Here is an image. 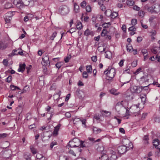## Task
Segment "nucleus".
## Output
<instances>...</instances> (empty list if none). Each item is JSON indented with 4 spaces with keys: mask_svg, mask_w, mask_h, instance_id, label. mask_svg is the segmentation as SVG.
Returning <instances> with one entry per match:
<instances>
[{
    "mask_svg": "<svg viewBox=\"0 0 160 160\" xmlns=\"http://www.w3.org/2000/svg\"><path fill=\"white\" fill-rule=\"evenodd\" d=\"M124 60H122L120 61L119 62V65L120 67H122L123 65V62L124 61Z\"/></svg>",
    "mask_w": 160,
    "mask_h": 160,
    "instance_id": "nucleus-64",
    "label": "nucleus"
},
{
    "mask_svg": "<svg viewBox=\"0 0 160 160\" xmlns=\"http://www.w3.org/2000/svg\"><path fill=\"white\" fill-rule=\"evenodd\" d=\"M86 11L88 12H90L91 11V8L90 6H87L86 8Z\"/></svg>",
    "mask_w": 160,
    "mask_h": 160,
    "instance_id": "nucleus-52",
    "label": "nucleus"
},
{
    "mask_svg": "<svg viewBox=\"0 0 160 160\" xmlns=\"http://www.w3.org/2000/svg\"><path fill=\"white\" fill-rule=\"evenodd\" d=\"M91 34V32L89 29H87L84 32V34L86 36H88Z\"/></svg>",
    "mask_w": 160,
    "mask_h": 160,
    "instance_id": "nucleus-45",
    "label": "nucleus"
},
{
    "mask_svg": "<svg viewBox=\"0 0 160 160\" xmlns=\"http://www.w3.org/2000/svg\"><path fill=\"white\" fill-rule=\"evenodd\" d=\"M74 11L76 13H78L79 12V7L77 3H75L74 4Z\"/></svg>",
    "mask_w": 160,
    "mask_h": 160,
    "instance_id": "nucleus-24",
    "label": "nucleus"
},
{
    "mask_svg": "<svg viewBox=\"0 0 160 160\" xmlns=\"http://www.w3.org/2000/svg\"><path fill=\"white\" fill-rule=\"evenodd\" d=\"M130 67L128 66L126 68V69L124 70V73H129Z\"/></svg>",
    "mask_w": 160,
    "mask_h": 160,
    "instance_id": "nucleus-39",
    "label": "nucleus"
},
{
    "mask_svg": "<svg viewBox=\"0 0 160 160\" xmlns=\"http://www.w3.org/2000/svg\"><path fill=\"white\" fill-rule=\"evenodd\" d=\"M150 33L151 36H154L156 34L157 32L155 30H153L151 31Z\"/></svg>",
    "mask_w": 160,
    "mask_h": 160,
    "instance_id": "nucleus-50",
    "label": "nucleus"
},
{
    "mask_svg": "<svg viewBox=\"0 0 160 160\" xmlns=\"http://www.w3.org/2000/svg\"><path fill=\"white\" fill-rule=\"evenodd\" d=\"M127 50L129 52H130L131 50L132 49V47L131 45L130 44H128L126 46Z\"/></svg>",
    "mask_w": 160,
    "mask_h": 160,
    "instance_id": "nucleus-36",
    "label": "nucleus"
},
{
    "mask_svg": "<svg viewBox=\"0 0 160 160\" xmlns=\"http://www.w3.org/2000/svg\"><path fill=\"white\" fill-rule=\"evenodd\" d=\"M104 73L108 77V79L111 80L115 76L116 70L114 68L109 67L107 70L104 71Z\"/></svg>",
    "mask_w": 160,
    "mask_h": 160,
    "instance_id": "nucleus-3",
    "label": "nucleus"
},
{
    "mask_svg": "<svg viewBox=\"0 0 160 160\" xmlns=\"http://www.w3.org/2000/svg\"><path fill=\"white\" fill-rule=\"evenodd\" d=\"M137 21L136 19H133L131 20V23L132 25L134 26L137 23Z\"/></svg>",
    "mask_w": 160,
    "mask_h": 160,
    "instance_id": "nucleus-42",
    "label": "nucleus"
},
{
    "mask_svg": "<svg viewBox=\"0 0 160 160\" xmlns=\"http://www.w3.org/2000/svg\"><path fill=\"white\" fill-rule=\"evenodd\" d=\"M14 12H9L5 14L4 18L7 23L10 22V21L12 19V17L13 15V13Z\"/></svg>",
    "mask_w": 160,
    "mask_h": 160,
    "instance_id": "nucleus-5",
    "label": "nucleus"
},
{
    "mask_svg": "<svg viewBox=\"0 0 160 160\" xmlns=\"http://www.w3.org/2000/svg\"><path fill=\"white\" fill-rule=\"evenodd\" d=\"M57 32H54L52 33V35L50 37V39L52 40H54V38L56 37L57 35Z\"/></svg>",
    "mask_w": 160,
    "mask_h": 160,
    "instance_id": "nucleus-41",
    "label": "nucleus"
},
{
    "mask_svg": "<svg viewBox=\"0 0 160 160\" xmlns=\"http://www.w3.org/2000/svg\"><path fill=\"white\" fill-rule=\"evenodd\" d=\"M152 143L153 144V145L157 149V147H159V146H160L159 140L158 139H154Z\"/></svg>",
    "mask_w": 160,
    "mask_h": 160,
    "instance_id": "nucleus-14",
    "label": "nucleus"
},
{
    "mask_svg": "<svg viewBox=\"0 0 160 160\" xmlns=\"http://www.w3.org/2000/svg\"><path fill=\"white\" fill-rule=\"evenodd\" d=\"M139 104L137 105H134L130 107V112L131 113H135L136 112L139 110Z\"/></svg>",
    "mask_w": 160,
    "mask_h": 160,
    "instance_id": "nucleus-7",
    "label": "nucleus"
},
{
    "mask_svg": "<svg viewBox=\"0 0 160 160\" xmlns=\"http://www.w3.org/2000/svg\"><path fill=\"white\" fill-rule=\"evenodd\" d=\"M69 145L71 148L76 147L79 146L78 144H77L71 141H69Z\"/></svg>",
    "mask_w": 160,
    "mask_h": 160,
    "instance_id": "nucleus-22",
    "label": "nucleus"
},
{
    "mask_svg": "<svg viewBox=\"0 0 160 160\" xmlns=\"http://www.w3.org/2000/svg\"><path fill=\"white\" fill-rule=\"evenodd\" d=\"M92 130L93 132L96 134H98L101 131V130L100 128L95 127H93Z\"/></svg>",
    "mask_w": 160,
    "mask_h": 160,
    "instance_id": "nucleus-16",
    "label": "nucleus"
},
{
    "mask_svg": "<svg viewBox=\"0 0 160 160\" xmlns=\"http://www.w3.org/2000/svg\"><path fill=\"white\" fill-rule=\"evenodd\" d=\"M98 4L100 6H102L103 5V2L102 0H98Z\"/></svg>",
    "mask_w": 160,
    "mask_h": 160,
    "instance_id": "nucleus-60",
    "label": "nucleus"
},
{
    "mask_svg": "<svg viewBox=\"0 0 160 160\" xmlns=\"http://www.w3.org/2000/svg\"><path fill=\"white\" fill-rule=\"evenodd\" d=\"M122 30L125 32L126 31V26L125 25H122Z\"/></svg>",
    "mask_w": 160,
    "mask_h": 160,
    "instance_id": "nucleus-58",
    "label": "nucleus"
},
{
    "mask_svg": "<svg viewBox=\"0 0 160 160\" xmlns=\"http://www.w3.org/2000/svg\"><path fill=\"white\" fill-rule=\"evenodd\" d=\"M72 142H74V143H79L81 141L79 139L77 138H74L72 140Z\"/></svg>",
    "mask_w": 160,
    "mask_h": 160,
    "instance_id": "nucleus-43",
    "label": "nucleus"
},
{
    "mask_svg": "<svg viewBox=\"0 0 160 160\" xmlns=\"http://www.w3.org/2000/svg\"><path fill=\"white\" fill-rule=\"evenodd\" d=\"M59 160H68L67 156L61 157L60 158Z\"/></svg>",
    "mask_w": 160,
    "mask_h": 160,
    "instance_id": "nucleus-59",
    "label": "nucleus"
},
{
    "mask_svg": "<svg viewBox=\"0 0 160 160\" xmlns=\"http://www.w3.org/2000/svg\"><path fill=\"white\" fill-rule=\"evenodd\" d=\"M107 31L106 29H103L101 33V36L102 37H105L107 34Z\"/></svg>",
    "mask_w": 160,
    "mask_h": 160,
    "instance_id": "nucleus-34",
    "label": "nucleus"
},
{
    "mask_svg": "<svg viewBox=\"0 0 160 160\" xmlns=\"http://www.w3.org/2000/svg\"><path fill=\"white\" fill-rule=\"evenodd\" d=\"M49 57L48 56L46 55L42 58V63L43 66H47L48 64H49Z\"/></svg>",
    "mask_w": 160,
    "mask_h": 160,
    "instance_id": "nucleus-9",
    "label": "nucleus"
},
{
    "mask_svg": "<svg viewBox=\"0 0 160 160\" xmlns=\"http://www.w3.org/2000/svg\"><path fill=\"white\" fill-rule=\"evenodd\" d=\"M148 137L147 135H145L143 138L142 142L145 145H147L148 144Z\"/></svg>",
    "mask_w": 160,
    "mask_h": 160,
    "instance_id": "nucleus-17",
    "label": "nucleus"
},
{
    "mask_svg": "<svg viewBox=\"0 0 160 160\" xmlns=\"http://www.w3.org/2000/svg\"><path fill=\"white\" fill-rule=\"evenodd\" d=\"M57 144V142L55 141H52L50 144V148L51 149H52L53 146L56 145Z\"/></svg>",
    "mask_w": 160,
    "mask_h": 160,
    "instance_id": "nucleus-49",
    "label": "nucleus"
},
{
    "mask_svg": "<svg viewBox=\"0 0 160 160\" xmlns=\"http://www.w3.org/2000/svg\"><path fill=\"white\" fill-rule=\"evenodd\" d=\"M81 121L82 122V124L83 127H86V119H81L79 118H75L73 119V122L74 124H76L77 121Z\"/></svg>",
    "mask_w": 160,
    "mask_h": 160,
    "instance_id": "nucleus-10",
    "label": "nucleus"
},
{
    "mask_svg": "<svg viewBox=\"0 0 160 160\" xmlns=\"http://www.w3.org/2000/svg\"><path fill=\"white\" fill-rule=\"evenodd\" d=\"M36 157L37 159H42L44 158L42 154L39 153L37 154Z\"/></svg>",
    "mask_w": 160,
    "mask_h": 160,
    "instance_id": "nucleus-47",
    "label": "nucleus"
},
{
    "mask_svg": "<svg viewBox=\"0 0 160 160\" xmlns=\"http://www.w3.org/2000/svg\"><path fill=\"white\" fill-rule=\"evenodd\" d=\"M91 59L94 62H96L97 61V58L96 56H92L91 58Z\"/></svg>",
    "mask_w": 160,
    "mask_h": 160,
    "instance_id": "nucleus-62",
    "label": "nucleus"
},
{
    "mask_svg": "<svg viewBox=\"0 0 160 160\" xmlns=\"http://www.w3.org/2000/svg\"><path fill=\"white\" fill-rule=\"evenodd\" d=\"M110 92L111 94L115 95H118L119 94V92H118L117 90L115 89H111L110 90Z\"/></svg>",
    "mask_w": 160,
    "mask_h": 160,
    "instance_id": "nucleus-27",
    "label": "nucleus"
},
{
    "mask_svg": "<svg viewBox=\"0 0 160 160\" xmlns=\"http://www.w3.org/2000/svg\"><path fill=\"white\" fill-rule=\"evenodd\" d=\"M127 4L129 6H131L134 5V2L133 0H128L127 1Z\"/></svg>",
    "mask_w": 160,
    "mask_h": 160,
    "instance_id": "nucleus-28",
    "label": "nucleus"
},
{
    "mask_svg": "<svg viewBox=\"0 0 160 160\" xmlns=\"http://www.w3.org/2000/svg\"><path fill=\"white\" fill-rule=\"evenodd\" d=\"M69 11V9L66 6H61L59 8V12L61 14L65 15L68 13Z\"/></svg>",
    "mask_w": 160,
    "mask_h": 160,
    "instance_id": "nucleus-4",
    "label": "nucleus"
},
{
    "mask_svg": "<svg viewBox=\"0 0 160 160\" xmlns=\"http://www.w3.org/2000/svg\"><path fill=\"white\" fill-rule=\"evenodd\" d=\"M102 26L104 28H109V26L107 25V24L105 22L102 24Z\"/></svg>",
    "mask_w": 160,
    "mask_h": 160,
    "instance_id": "nucleus-57",
    "label": "nucleus"
},
{
    "mask_svg": "<svg viewBox=\"0 0 160 160\" xmlns=\"http://www.w3.org/2000/svg\"><path fill=\"white\" fill-rule=\"evenodd\" d=\"M2 63L4 65L7 66L8 65V62L7 59H4L2 61Z\"/></svg>",
    "mask_w": 160,
    "mask_h": 160,
    "instance_id": "nucleus-55",
    "label": "nucleus"
},
{
    "mask_svg": "<svg viewBox=\"0 0 160 160\" xmlns=\"http://www.w3.org/2000/svg\"><path fill=\"white\" fill-rule=\"evenodd\" d=\"M24 157L27 160H31V155L27 153L25 154Z\"/></svg>",
    "mask_w": 160,
    "mask_h": 160,
    "instance_id": "nucleus-33",
    "label": "nucleus"
},
{
    "mask_svg": "<svg viewBox=\"0 0 160 160\" xmlns=\"http://www.w3.org/2000/svg\"><path fill=\"white\" fill-rule=\"evenodd\" d=\"M153 10L154 13H157L160 11V6L157 3L152 5Z\"/></svg>",
    "mask_w": 160,
    "mask_h": 160,
    "instance_id": "nucleus-11",
    "label": "nucleus"
},
{
    "mask_svg": "<svg viewBox=\"0 0 160 160\" xmlns=\"http://www.w3.org/2000/svg\"><path fill=\"white\" fill-rule=\"evenodd\" d=\"M80 6L82 8L86 6V3L85 1H83L80 3Z\"/></svg>",
    "mask_w": 160,
    "mask_h": 160,
    "instance_id": "nucleus-61",
    "label": "nucleus"
},
{
    "mask_svg": "<svg viewBox=\"0 0 160 160\" xmlns=\"http://www.w3.org/2000/svg\"><path fill=\"white\" fill-rule=\"evenodd\" d=\"M105 15L108 17L111 16L112 18H115L118 16V13L117 12H112V11L110 10H107L105 12Z\"/></svg>",
    "mask_w": 160,
    "mask_h": 160,
    "instance_id": "nucleus-6",
    "label": "nucleus"
},
{
    "mask_svg": "<svg viewBox=\"0 0 160 160\" xmlns=\"http://www.w3.org/2000/svg\"><path fill=\"white\" fill-rule=\"evenodd\" d=\"M123 143L124 145L119 146L117 148V151L119 154H123L133 148L132 143L128 139H125L123 141Z\"/></svg>",
    "mask_w": 160,
    "mask_h": 160,
    "instance_id": "nucleus-1",
    "label": "nucleus"
},
{
    "mask_svg": "<svg viewBox=\"0 0 160 160\" xmlns=\"http://www.w3.org/2000/svg\"><path fill=\"white\" fill-rule=\"evenodd\" d=\"M133 8L134 10L138 11L140 9V8L136 5H134L133 7Z\"/></svg>",
    "mask_w": 160,
    "mask_h": 160,
    "instance_id": "nucleus-56",
    "label": "nucleus"
},
{
    "mask_svg": "<svg viewBox=\"0 0 160 160\" xmlns=\"http://www.w3.org/2000/svg\"><path fill=\"white\" fill-rule=\"evenodd\" d=\"M86 69L88 72H92V66L91 65L87 66Z\"/></svg>",
    "mask_w": 160,
    "mask_h": 160,
    "instance_id": "nucleus-40",
    "label": "nucleus"
},
{
    "mask_svg": "<svg viewBox=\"0 0 160 160\" xmlns=\"http://www.w3.org/2000/svg\"><path fill=\"white\" fill-rule=\"evenodd\" d=\"M12 4L9 2H7L5 3L4 6L5 8L8 9L9 8L12 7Z\"/></svg>",
    "mask_w": 160,
    "mask_h": 160,
    "instance_id": "nucleus-26",
    "label": "nucleus"
},
{
    "mask_svg": "<svg viewBox=\"0 0 160 160\" xmlns=\"http://www.w3.org/2000/svg\"><path fill=\"white\" fill-rule=\"evenodd\" d=\"M141 52L143 54V55L148 53V52L147 50L146 49H142V50Z\"/></svg>",
    "mask_w": 160,
    "mask_h": 160,
    "instance_id": "nucleus-63",
    "label": "nucleus"
},
{
    "mask_svg": "<svg viewBox=\"0 0 160 160\" xmlns=\"http://www.w3.org/2000/svg\"><path fill=\"white\" fill-rule=\"evenodd\" d=\"M26 67V64L25 63L23 64H20L19 65V68L18 69V72H23Z\"/></svg>",
    "mask_w": 160,
    "mask_h": 160,
    "instance_id": "nucleus-13",
    "label": "nucleus"
},
{
    "mask_svg": "<svg viewBox=\"0 0 160 160\" xmlns=\"http://www.w3.org/2000/svg\"><path fill=\"white\" fill-rule=\"evenodd\" d=\"M30 149L31 152L33 154H35L36 153L37 151L36 149L34 148L33 146H31L30 147Z\"/></svg>",
    "mask_w": 160,
    "mask_h": 160,
    "instance_id": "nucleus-31",
    "label": "nucleus"
},
{
    "mask_svg": "<svg viewBox=\"0 0 160 160\" xmlns=\"http://www.w3.org/2000/svg\"><path fill=\"white\" fill-rule=\"evenodd\" d=\"M122 107V106L121 103H117L115 107L116 111L118 112H119L120 109Z\"/></svg>",
    "mask_w": 160,
    "mask_h": 160,
    "instance_id": "nucleus-20",
    "label": "nucleus"
},
{
    "mask_svg": "<svg viewBox=\"0 0 160 160\" xmlns=\"http://www.w3.org/2000/svg\"><path fill=\"white\" fill-rule=\"evenodd\" d=\"M82 23L80 22H78L77 25V28L78 30H80L82 28Z\"/></svg>",
    "mask_w": 160,
    "mask_h": 160,
    "instance_id": "nucleus-37",
    "label": "nucleus"
},
{
    "mask_svg": "<svg viewBox=\"0 0 160 160\" xmlns=\"http://www.w3.org/2000/svg\"><path fill=\"white\" fill-rule=\"evenodd\" d=\"M71 56L70 55L64 58V61L65 62H69V60L71 58Z\"/></svg>",
    "mask_w": 160,
    "mask_h": 160,
    "instance_id": "nucleus-51",
    "label": "nucleus"
},
{
    "mask_svg": "<svg viewBox=\"0 0 160 160\" xmlns=\"http://www.w3.org/2000/svg\"><path fill=\"white\" fill-rule=\"evenodd\" d=\"M7 47V45L3 42L0 41V49L1 50H4Z\"/></svg>",
    "mask_w": 160,
    "mask_h": 160,
    "instance_id": "nucleus-21",
    "label": "nucleus"
},
{
    "mask_svg": "<svg viewBox=\"0 0 160 160\" xmlns=\"http://www.w3.org/2000/svg\"><path fill=\"white\" fill-rule=\"evenodd\" d=\"M80 145H81V147L82 148L84 147H88L90 146L87 145V143H84V142L82 141H81L80 142Z\"/></svg>",
    "mask_w": 160,
    "mask_h": 160,
    "instance_id": "nucleus-25",
    "label": "nucleus"
},
{
    "mask_svg": "<svg viewBox=\"0 0 160 160\" xmlns=\"http://www.w3.org/2000/svg\"><path fill=\"white\" fill-rule=\"evenodd\" d=\"M99 158L101 160H109L108 157L106 154L102 155L101 157Z\"/></svg>",
    "mask_w": 160,
    "mask_h": 160,
    "instance_id": "nucleus-29",
    "label": "nucleus"
},
{
    "mask_svg": "<svg viewBox=\"0 0 160 160\" xmlns=\"http://www.w3.org/2000/svg\"><path fill=\"white\" fill-rule=\"evenodd\" d=\"M138 15L142 17H144V12L143 11H140L138 12Z\"/></svg>",
    "mask_w": 160,
    "mask_h": 160,
    "instance_id": "nucleus-46",
    "label": "nucleus"
},
{
    "mask_svg": "<svg viewBox=\"0 0 160 160\" xmlns=\"http://www.w3.org/2000/svg\"><path fill=\"white\" fill-rule=\"evenodd\" d=\"M31 2V0H14L13 4L17 8L21 9L25 6L28 5Z\"/></svg>",
    "mask_w": 160,
    "mask_h": 160,
    "instance_id": "nucleus-2",
    "label": "nucleus"
},
{
    "mask_svg": "<svg viewBox=\"0 0 160 160\" xmlns=\"http://www.w3.org/2000/svg\"><path fill=\"white\" fill-rule=\"evenodd\" d=\"M60 126L61 124H58L57 126L55 127L54 131L53 133V135L56 136L58 134V131L60 129Z\"/></svg>",
    "mask_w": 160,
    "mask_h": 160,
    "instance_id": "nucleus-15",
    "label": "nucleus"
},
{
    "mask_svg": "<svg viewBox=\"0 0 160 160\" xmlns=\"http://www.w3.org/2000/svg\"><path fill=\"white\" fill-rule=\"evenodd\" d=\"M128 30L131 31H135L136 30V28L133 26L129 28Z\"/></svg>",
    "mask_w": 160,
    "mask_h": 160,
    "instance_id": "nucleus-48",
    "label": "nucleus"
},
{
    "mask_svg": "<svg viewBox=\"0 0 160 160\" xmlns=\"http://www.w3.org/2000/svg\"><path fill=\"white\" fill-rule=\"evenodd\" d=\"M10 88L12 90V91L15 90L16 89H18V90H20V89L19 88V87H18L17 86H14V85H11L10 86Z\"/></svg>",
    "mask_w": 160,
    "mask_h": 160,
    "instance_id": "nucleus-30",
    "label": "nucleus"
},
{
    "mask_svg": "<svg viewBox=\"0 0 160 160\" xmlns=\"http://www.w3.org/2000/svg\"><path fill=\"white\" fill-rule=\"evenodd\" d=\"M61 91H59L56 94H55L53 95V96L54 97H56L57 98L56 99V100H57L58 99L60 95H61Z\"/></svg>",
    "mask_w": 160,
    "mask_h": 160,
    "instance_id": "nucleus-35",
    "label": "nucleus"
},
{
    "mask_svg": "<svg viewBox=\"0 0 160 160\" xmlns=\"http://www.w3.org/2000/svg\"><path fill=\"white\" fill-rule=\"evenodd\" d=\"M105 55L106 58L109 59L111 57V52L109 51H107L105 52Z\"/></svg>",
    "mask_w": 160,
    "mask_h": 160,
    "instance_id": "nucleus-23",
    "label": "nucleus"
},
{
    "mask_svg": "<svg viewBox=\"0 0 160 160\" xmlns=\"http://www.w3.org/2000/svg\"><path fill=\"white\" fill-rule=\"evenodd\" d=\"M131 91L132 92L139 93L142 91L141 87L140 86H134L131 88Z\"/></svg>",
    "mask_w": 160,
    "mask_h": 160,
    "instance_id": "nucleus-8",
    "label": "nucleus"
},
{
    "mask_svg": "<svg viewBox=\"0 0 160 160\" xmlns=\"http://www.w3.org/2000/svg\"><path fill=\"white\" fill-rule=\"evenodd\" d=\"M7 82H10L12 80V77L11 76H9L6 78Z\"/></svg>",
    "mask_w": 160,
    "mask_h": 160,
    "instance_id": "nucleus-53",
    "label": "nucleus"
},
{
    "mask_svg": "<svg viewBox=\"0 0 160 160\" xmlns=\"http://www.w3.org/2000/svg\"><path fill=\"white\" fill-rule=\"evenodd\" d=\"M82 76L83 78H87L88 77V75L86 72H84L82 73Z\"/></svg>",
    "mask_w": 160,
    "mask_h": 160,
    "instance_id": "nucleus-54",
    "label": "nucleus"
},
{
    "mask_svg": "<svg viewBox=\"0 0 160 160\" xmlns=\"http://www.w3.org/2000/svg\"><path fill=\"white\" fill-rule=\"evenodd\" d=\"M148 75H145L140 78L139 81L140 83L142 84L144 82H148Z\"/></svg>",
    "mask_w": 160,
    "mask_h": 160,
    "instance_id": "nucleus-12",
    "label": "nucleus"
},
{
    "mask_svg": "<svg viewBox=\"0 0 160 160\" xmlns=\"http://www.w3.org/2000/svg\"><path fill=\"white\" fill-rule=\"evenodd\" d=\"M150 84H149L148 85L146 86H141V88L142 89V90H148V86L150 85Z\"/></svg>",
    "mask_w": 160,
    "mask_h": 160,
    "instance_id": "nucleus-44",
    "label": "nucleus"
},
{
    "mask_svg": "<svg viewBox=\"0 0 160 160\" xmlns=\"http://www.w3.org/2000/svg\"><path fill=\"white\" fill-rule=\"evenodd\" d=\"M145 8L147 10L151 13H153V12H154L153 10V8L152 5L151 7H148L147 6H145Z\"/></svg>",
    "mask_w": 160,
    "mask_h": 160,
    "instance_id": "nucleus-18",
    "label": "nucleus"
},
{
    "mask_svg": "<svg viewBox=\"0 0 160 160\" xmlns=\"http://www.w3.org/2000/svg\"><path fill=\"white\" fill-rule=\"evenodd\" d=\"M119 80L120 82L123 83L122 86L124 84L128 83L130 81V80H129L128 81L124 82V81L122 79V77H120Z\"/></svg>",
    "mask_w": 160,
    "mask_h": 160,
    "instance_id": "nucleus-38",
    "label": "nucleus"
},
{
    "mask_svg": "<svg viewBox=\"0 0 160 160\" xmlns=\"http://www.w3.org/2000/svg\"><path fill=\"white\" fill-rule=\"evenodd\" d=\"M98 50L100 52L105 51L106 48L103 46H99L98 47Z\"/></svg>",
    "mask_w": 160,
    "mask_h": 160,
    "instance_id": "nucleus-32",
    "label": "nucleus"
},
{
    "mask_svg": "<svg viewBox=\"0 0 160 160\" xmlns=\"http://www.w3.org/2000/svg\"><path fill=\"white\" fill-rule=\"evenodd\" d=\"M140 99L143 104H144L145 102L146 98V95L145 94L141 95L140 96Z\"/></svg>",
    "mask_w": 160,
    "mask_h": 160,
    "instance_id": "nucleus-19",
    "label": "nucleus"
}]
</instances>
